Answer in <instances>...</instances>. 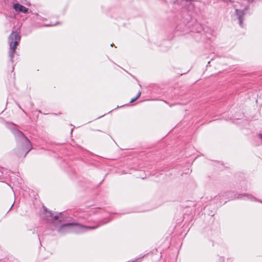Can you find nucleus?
Here are the masks:
<instances>
[{"label": "nucleus", "mask_w": 262, "mask_h": 262, "mask_svg": "<svg viewBox=\"0 0 262 262\" xmlns=\"http://www.w3.org/2000/svg\"><path fill=\"white\" fill-rule=\"evenodd\" d=\"M16 125L13 123H8L9 127L14 135L17 143V146L14 151L19 157H25L32 149V146L28 138L25 136L22 132L15 128Z\"/></svg>", "instance_id": "obj_1"}, {"label": "nucleus", "mask_w": 262, "mask_h": 262, "mask_svg": "<svg viewBox=\"0 0 262 262\" xmlns=\"http://www.w3.org/2000/svg\"><path fill=\"white\" fill-rule=\"evenodd\" d=\"M61 222L56 224L58 233L60 234H66L70 233H80L83 232L89 229H95L96 226H86L77 222H72L60 225Z\"/></svg>", "instance_id": "obj_2"}, {"label": "nucleus", "mask_w": 262, "mask_h": 262, "mask_svg": "<svg viewBox=\"0 0 262 262\" xmlns=\"http://www.w3.org/2000/svg\"><path fill=\"white\" fill-rule=\"evenodd\" d=\"M20 36L16 31H13L9 37L8 42L10 47L9 56L12 62H13V58L15 53L16 47L20 42Z\"/></svg>", "instance_id": "obj_3"}, {"label": "nucleus", "mask_w": 262, "mask_h": 262, "mask_svg": "<svg viewBox=\"0 0 262 262\" xmlns=\"http://www.w3.org/2000/svg\"><path fill=\"white\" fill-rule=\"evenodd\" d=\"M61 214V212L56 213L54 214L50 211H48L47 209H45V211L41 214V217L46 220L47 222L50 223L53 225L52 229L54 230L56 228V224L58 222H61V220L60 219V216Z\"/></svg>", "instance_id": "obj_4"}, {"label": "nucleus", "mask_w": 262, "mask_h": 262, "mask_svg": "<svg viewBox=\"0 0 262 262\" xmlns=\"http://www.w3.org/2000/svg\"><path fill=\"white\" fill-rule=\"evenodd\" d=\"M92 212L93 214L101 213L102 215V217H104L102 220L99 221V226L104 225L109 222L111 220V219L108 218L110 213L103 211L100 208L94 209L93 211H92Z\"/></svg>", "instance_id": "obj_5"}, {"label": "nucleus", "mask_w": 262, "mask_h": 262, "mask_svg": "<svg viewBox=\"0 0 262 262\" xmlns=\"http://www.w3.org/2000/svg\"><path fill=\"white\" fill-rule=\"evenodd\" d=\"M178 3H181V5L188 11H191L194 9V5L191 0H177Z\"/></svg>", "instance_id": "obj_6"}, {"label": "nucleus", "mask_w": 262, "mask_h": 262, "mask_svg": "<svg viewBox=\"0 0 262 262\" xmlns=\"http://www.w3.org/2000/svg\"><path fill=\"white\" fill-rule=\"evenodd\" d=\"M245 9L246 8H245L243 10H238L237 9H235V13L237 16V18L238 20V24L242 27H243V20L245 14L244 10H245Z\"/></svg>", "instance_id": "obj_7"}, {"label": "nucleus", "mask_w": 262, "mask_h": 262, "mask_svg": "<svg viewBox=\"0 0 262 262\" xmlns=\"http://www.w3.org/2000/svg\"><path fill=\"white\" fill-rule=\"evenodd\" d=\"M13 9L15 10V11L17 12H23L24 13H27L28 12L29 9L25 7L23 5L20 4L19 3H16L13 5Z\"/></svg>", "instance_id": "obj_8"}, {"label": "nucleus", "mask_w": 262, "mask_h": 262, "mask_svg": "<svg viewBox=\"0 0 262 262\" xmlns=\"http://www.w3.org/2000/svg\"><path fill=\"white\" fill-rule=\"evenodd\" d=\"M10 171H7L6 169L0 167V182H5L8 179Z\"/></svg>", "instance_id": "obj_9"}, {"label": "nucleus", "mask_w": 262, "mask_h": 262, "mask_svg": "<svg viewBox=\"0 0 262 262\" xmlns=\"http://www.w3.org/2000/svg\"><path fill=\"white\" fill-rule=\"evenodd\" d=\"M225 259L223 256L217 255L214 258V262H225Z\"/></svg>", "instance_id": "obj_10"}, {"label": "nucleus", "mask_w": 262, "mask_h": 262, "mask_svg": "<svg viewBox=\"0 0 262 262\" xmlns=\"http://www.w3.org/2000/svg\"><path fill=\"white\" fill-rule=\"evenodd\" d=\"M246 196H247V199L251 200L252 201L253 200V199H254V200H256V199L255 198L253 197L251 194H248L247 193Z\"/></svg>", "instance_id": "obj_11"}, {"label": "nucleus", "mask_w": 262, "mask_h": 262, "mask_svg": "<svg viewBox=\"0 0 262 262\" xmlns=\"http://www.w3.org/2000/svg\"><path fill=\"white\" fill-rule=\"evenodd\" d=\"M59 24V22L57 21L56 23L55 24H47V25H46L45 26L46 27H50V26H56L57 25V24Z\"/></svg>", "instance_id": "obj_12"}, {"label": "nucleus", "mask_w": 262, "mask_h": 262, "mask_svg": "<svg viewBox=\"0 0 262 262\" xmlns=\"http://www.w3.org/2000/svg\"><path fill=\"white\" fill-rule=\"evenodd\" d=\"M138 98L136 97H135V98H133V99H131V100L130 101V103H133Z\"/></svg>", "instance_id": "obj_13"}, {"label": "nucleus", "mask_w": 262, "mask_h": 262, "mask_svg": "<svg viewBox=\"0 0 262 262\" xmlns=\"http://www.w3.org/2000/svg\"><path fill=\"white\" fill-rule=\"evenodd\" d=\"M141 92H139L137 95L136 96V97L138 99L140 97V96H141Z\"/></svg>", "instance_id": "obj_14"}, {"label": "nucleus", "mask_w": 262, "mask_h": 262, "mask_svg": "<svg viewBox=\"0 0 262 262\" xmlns=\"http://www.w3.org/2000/svg\"><path fill=\"white\" fill-rule=\"evenodd\" d=\"M14 203L12 204V205L11 206V207H10V208H9V210H8V212L11 210V209H12V207H13V205H14Z\"/></svg>", "instance_id": "obj_15"}, {"label": "nucleus", "mask_w": 262, "mask_h": 262, "mask_svg": "<svg viewBox=\"0 0 262 262\" xmlns=\"http://www.w3.org/2000/svg\"><path fill=\"white\" fill-rule=\"evenodd\" d=\"M201 29H202V28L201 27H199L198 30H197V32H200L201 31Z\"/></svg>", "instance_id": "obj_16"}, {"label": "nucleus", "mask_w": 262, "mask_h": 262, "mask_svg": "<svg viewBox=\"0 0 262 262\" xmlns=\"http://www.w3.org/2000/svg\"><path fill=\"white\" fill-rule=\"evenodd\" d=\"M239 196H245V194H239L238 196L237 197V198H239Z\"/></svg>", "instance_id": "obj_17"}, {"label": "nucleus", "mask_w": 262, "mask_h": 262, "mask_svg": "<svg viewBox=\"0 0 262 262\" xmlns=\"http://www.w3.org/2000/svg\"><path fill=\"white\" fill-rule=\"evenodd\" d=\"M17 105H18V107H19L20 109H21V107L19 104H17Z\"/></svg>", "instance_id": "obj_18"}, {"label": "nucleus", "mask_w": 262, "mask_h": 262, "mask_svg": "<svg viewBox=\"0 0 262 262\" xmlns=\"http://www.w3.org/2000/svg\"><path fill=\"white\" fill-rule=\"evenodd\" d=\"M111 46L112 47H113V46H114V43L111 44Z\"/></svg>", "instance_id": "obj_19"}, {"label": "nucleus", "mask_w": 262, "mask_h": 262, "mask_svg": "<svg viewBox=\"0 0 262 262\" xmlns=\"http://www.w3.org/2000/svg\"><path fill=\"white\" fill-rule=\"evenodd\" d=\"M21 111H22L23 112H24V110L23 109H22V108H21Z\"/></svg>", "instance_id": "obj_20"}, {"label": "nucleus", "mask_w": 262, "mask_h": 262, "mask_svg": "<svg viewBox=\"0 0 262 262\" xmlns=\"http://www.w3.org/2000/svg\"><path fill=\"white\" fill-rule=\"evenodd\" d=\"M21 111H22L23 112H24V110L23 109H22V108H21Z\"/></svg>", "instance_id": "obj_21"}, {"label": "nucleus", "mask_w": 262, "mask_h": 262, "mask_svg": "<svg viewBox=\"0 0 262 262\" xmlns=\"http://www.w3.org/2000/svg\"><path fill=\"white\" fill-rule=\"evenodd\" d=\"M21 111H22L23 112H24V110L23 109H22V108H21Z\"/></svg>", "instance_id": "obj_22"}, {"label": "nucleus", "mask_w": 262, "mask_h": 262, "mask_svg": "<svg viewBox=\"0 0 262 262\" xmlns=\"http://www.w3.org/2000/svg\"><path fill=\"white\" fill-rule=\"evenodd\" d=\"M38 238H39V234H38Z\"/></svg>", "instance_id": "obj_23"}]
</instances>
